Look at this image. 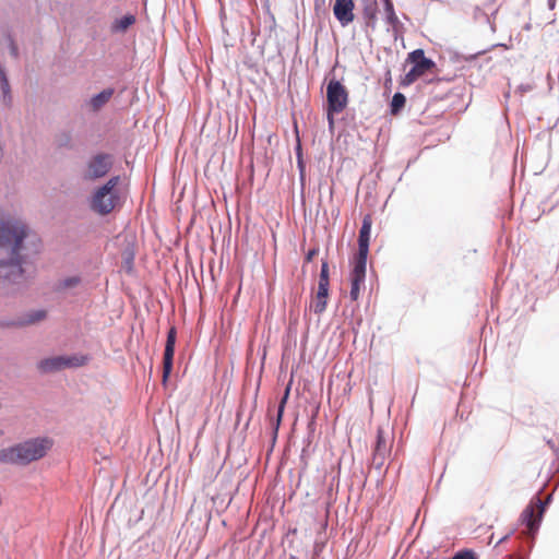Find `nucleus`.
I'll list each match as a JSON object with an SVG mask.
<instances>
[{
	"mask_svg": "<svg viewBox=\"0 0 559 559\" xmlns=\"http://www.w3.org/2000/svg\"><path fill=\"white\" fill-rule=\"evenodd\" d=\"M37 245L39 239L20 219L0 222V278L20 283L23 278L22 251L24 241Z\"/></svg>",
	"mask_w": 559,
	"mask_h": 559,
	"instance_id": "f257e3e1",
	"label": "nucleus"
},
{
	"mask_svg": "<svg viewBox=\"0 0 559 559\" xmlns=\"http://www.w3.org/2000/svg\"><path fill=\"white\" fill-rule=\"evenodd\" d=\"M52 443L47 438H36L0 450V463L27 465L46 455Z\"/></svg>",
	"mask_w": 559,
	"mask_h": 559,
	"instance_id": "f03ea898",
	"label": "nucleus"
},
{
	"mask_svg": "<svg viewBox=\"0 0 559 559\" xmlns=\"http://www.w3.org/2000/svg\"><path fill=\"white\" fill-rule=\"evenodd\" d=\"M119 182L120 177L114 176L93 192L90 199V207L93 212L99 215H107L116 209L120 201L116 189Z\"/></svg>",
	"mask_w": 559,
	"mask_h": 559,
	"instance_id": "7ed1b4c3",
	"label": "nucleus"
},
{
	"mask_svg": "<svg viewBox=\"0 0 559 559\" xmlns=\"http://www.w3.org/2000/svg\"><path fill=\"white\" fill-rule=\"evenodd\" d=\"M407 61L411 62L413 67L402 79L401 84L403 86L412 85L419 78L428 73H432L437 68L435 61L426 58L425 51L423 49H415L414 51L409 52L407 56Z\"/></svg>",
	"mask_w": 559,
	"mask_h": 559,
	"instance_id": "20e7f679",
	"label": "nucleus"
},
{
	"mask_svg": "<svg viewBox=\"0 0 559 559\" xmlns=\"http://www.w3.org/2000/svg\"><path fill=\"white\" fill-rule=\"evenodd\" d=\"M328 119L330 124L334 123L333 116L342 112L348 104V91L336 79L330 80L326 86Z\"/></svg>",
	"mask_w": 559,
	"mask_h": 559,
	"instance_id": "39448f33",
	"label": "nucleus"
},
{
	"mask_svg": "<svg viewBox=\"0 0 559 559\" xmlns=\"http://www.w3.org/2000/svg\"><path fill=\"white\" fill-rule=\"evenodd\" d=\"M329 286H330V277H329V263L328 261H322L321 271L318 283V290L316 296L311 301V309L314 313L320 314L325 311L329 298Z\"/></svg>",
	"mask_w": 559,
	"mask_h": 559,
	"instance_id": "423d86ee",
	"label": "nucleus"
},
{
	"mask_svg": "<svg viewBox=\"0 0 559 559\" xmlns=\"http://www.w3.org/2000/svg\"><path fill=\"white\" fill-rule=\"evenodd\" d=\"M84 356H56L39 361L38 369L43 373L58 371L68 367H81L86 364Z\"/></svg>",
	"mask_w": 559,
	"mask_h": 559,
	"instance_id": "0eeeda50",
	"label": "nucleus"
},
{
	"mask_svg": "<svg viewBox=\"0 0 559 559\" xmlns=\"http://www.w3.org/2000/svg\"><path fill=\"white\" fill-rule=\"evenodd\" d=\"M112 164L114 158L110 154H96L87 163L85 178L90 180H96L106 176L111 169Z\"/></svg>",
	"mask_w": 559,
	"mask_h": 559,
	"instance_id": "6e6552de",
	"label": "nucleus"
},
{
	"mask_svg": "<svg viewBox=\"0 0 559 559\" xmlns=\"http://www.w3.org/2000/svg\"><path fill=\"white\" fill-rule=\"evenodd\" d=\"M372 226V216L367 214L362 218L361 228L358 236V252L354 258V261L367 263V257L369 253V242Z\"/></svg>",
	"mask_w": 559,
	"mask_h": 559,
	"instance_id": "1a4fd4ad",
	"label": "nucleus"
},
{
	"mask_svg": "<svg viewBox=\"0 0 559 559\" xmlns=\"http://www.w3.org/2000/svg\"><path fill=\"white\" fill-rule=\"evenodd\" d=\"M177 331L175 326H171L167 333V340L164 352L163 359V382H166L171 369H173V360L175 355V344H176Z\"/></svg>",
	"mask_w": 559,
	"mask_h": 559,
	"instance_id": "9d476101",
	"label": "nucleus"
},
{
	"mask_svg": "<svg viewBox=\"0 0 559 559\" xmlns=\"http://www.w3.org/2000/svg\"><path fill=\"white\" fill-rule=\"evenodd\" d=\"M366 264L362 262H353V269L350 271V299L356 301L360 296V288L365 283L366 277Z\"/></svg>",
	"mask_w": 559,
	"mask_h": 559,
	"instance_id": "9b49d317",
	"label": "nucleus"
},
{
	"mask_svg": "<svg viewBox=\"0 0 559 559\" xmlns=\"http://www.w3.org/2000/svg\"><path fill=\"white\" fill-rule=\"evenodd\" d=\"M355 3L353 0H336L333 5V13L342 26H347L354 19Z\"/></svg>",
	"mask_w": 559,
	"mask_h": 559,
	"instance_id": "f8f14e48",
	"label": "nucleus"
},
{
	"mask_svg": "<svg viewBox=\"0 0 559 559\" xmlns=\"http://www.w3.org/2000/svg\"><path fill=\"white\" fill-rule=\"evenodd\" d=\"M362 14L368 26L374 27L377 23L378 2L377 0H361Z\"/></svg>",
	"mask_w": 559,
	"mask_h": 559,
	"instance_id": "ddd939ff",
	"label": "nucleus"
},
{
	"mask_svg": "<svg viewBox=\"0 0 559 559\" xmlns=\"http://www.w3.org/2000/svg\"><path fill=\"white\" fill-rule=\"evenodd\" d=\"M390 451V445L384 437L383 429L379 428L377 430V442L374 447V460L381 459L383 460L385 455Z\"/></svg>",
	"mask_w": 559,
	"mask_h": 559,
	"instance_id": "4468645a",
	"label": "nucleus"
},
{
	"mask_svg": "<svg viewBox=\"0 0 559 559\" xmlns=\"http://www.w3.org/2000/svg\"><path fill=\"white\" fill-rule=\"evenodd\" d=\"M112 95H114L112 88H106V90L102 91L100 93H98L97 95L92 97V99L90 102L91 108L94 111L99 110L105 104H107L109 102V99L111 98Z\"/></svg>",
	"mask_w": 559,
	"mask_h": 559,
	"instance_id": "2eb2a0df",
	"label": "nucleus"
},
{
	"mask_svg": "<svg viewBox=\"0 0 559 559\" xmlns=\"http://www.w3.org/2000/svg\"><path fill=\"white\" fill-rule=\"evenodd\" d=\"M289 393H290V384H288L285 389V393L280 402V405H278V409H277V416H276V419H275V423H274V431L275 433L277 432L280 426H281V423H282V418H283V415H284V409H285V406H286V403H287V400L289 397Z\"/></svg>",
	"mask_w": 559,
	"mask_h": 559,
	"instance_id": "dca6fc26",
	"label": "nucleus"
},
{
	"mask_svg": "<svg viewBox=\"0 0 559 559\" xmlns=\"http://www.w3.org/2000/svg\"><path fill=\"white\" fill-rule=\"evenodd\" d=\"M523 519L531 532H534L538 526V519L535 516V509L527 507L523 512Z\"/></svg>",
	"mask_w": 559,
	"mask_h": 559,
	"instance_id": "f3484780",
	"label": "nucleus"
},
{
	"mask_svg": "<svg viewBox=\"0 0 559 559\" xmlns=\"http://www.w3.org/2000/svg\"><path fill=\"white\" fill-rule=\"evenodd\" d=\"M406 97L402 93H395L391 102V114L397 115L405 106Z\"/></svg>",
	"mask_w": 559,
	"mask_h": 559,
	"instance_id": "a211bd4d",
	"label": "nucleus"
},
{
	"mask_svg": "<svg viewBox=\"0 0 559 559\" xmlns=\"http://www.w3.org/2000/svg\"><path fill=\"white\" fill-rule=\"evenodd\" d=\"M80 283H81V277L78 275H73V276H68V277L61 280L58 283L57 287L59 290H66V289H70V288H74V287L79 286Z\"/></svg>",
	"mask_w": 559,
	"mask_h": 559,
	"instance_id": "6ab92c4d",
	"label": "nucleus"
},
{
	"mask_svg": "<svg viewBox=\"0 0 559 559\" xmlns=\"http://www.w3.org/2000/svg\"><path fill=\"white\" fill-rule=\"evenodd\" d=\"M135 17L133 15H126L121 17L120 20L116 21L114 27L116 31H126L128 27H130L132 24H134Z\"/></svg>",
	"mask_w": 559,
	"mask_h": 559,
	"instance_id": "aec40b11",
	"label": "nucleus"
},
{
	"mask_svg": "<svg viewBox=\"0 0 559 559\" xmlns=\"http://www.w3.org/2000/svg\"><path fill=\"white\" fill-rule=\"evenodd\" d=\"M384 12L388 23L394 25L397 21V16L394 12V7L391 0H384Z\"/></svg>",
	"mask_w": 559,
	"mask_h": 559,
	"instance_id": "412c9836",
	"label": "nucleus"
},
{
	"mask_svg": "<svg viewBox=\"0 0 559 559\" xmlns=\"http://www.w3.org/2000/svg\"><path fill=\"white\" fill-rule=\"evenodd\" d=\"M0 81H1V88L3 91L4 96H7L10 92L9 81L5 76V73L3 69L0 67Z\"/></svg>",
	"mask_w": 559,
	"mask_h": 559,
	"instance_id": "4be33fe9",
	"label": "nucleus"
},
{
	"mask_svg": "<svg viewBox=\"0 0 559 559\" xmlns=\"http://www.w3.org/2000/svg\"><path fill=\"white\" fill-rule=\"evenodd\" d=\"M452 559H477V556L472 550L457 552Z\"/></svg>",
	"mask_w": 559,
	"mask_h": 559,
	"instance_id": "5701e85b",
	"label": "nucleus"
},
{
	"mask_svg": "<svg viewBox=\"0 0 559 559\" xmlns=\"http://www.w3.org/2000/svg\"><path fill=\"white\" fill-rule=\"evenodd\" d=\"M46 316V312L45 311H37L35 313V316L29 320V322H36V321H39L41 319H44Z\"/></svg>",
	"mask_w": 559,
	"mask_h": 559,
	"instance_id": "b1692460",
	"label": "nucleus"
},
{
	"mask_svg": "<svg viewBox=\"0 0 559 559\" xmlns=\"http://www.w3.org/2000/svg\"><path fill=\"white\" fill-rule=\"evenodd\" d=\"M10 50L13 57H17V47L13 40L10 43Z\"/></svg>",
	"mask_w": 559,
	"mask_h": 559,
	"instance_id": "393cba45",
	"label": "nucleus"
},
{
	"mask_svg": "<svg viewBox=\"0 0 559 559\" xmlns=\"http://www.w3.org/2000/svg\"><path fill=\"white\" fill-rule=\"evenodd\" d=\"M318 253V249H312L310 250L308 253H307V257H306V260L308 262L312 261V259L314 258V255Z\"/></svg>",
	"mask_w": 559,
	"mask_h": 559,
	"instance_id": "a878e982",
	"label": "nucleus"
},
{
	"mask_svg": "<svg viewBox=\"0 0 559 559\" xmlns=\"http://www.w3.org/2000/svg\"><path fill=\"white\" fill-rule=\"evenodd\" d=\"M132 263H133V255L130 254L126 261V267H127L128 272H130L132 270Z\"/></svg>",
	"mask_w": 559,
	"mask_h": 559,
	"instance_id": "bb28decb",
	"label": "nucleus"
},
{
	"mask_svg": "<svg viewBox=\"0 0 559 559\" xmlns=\"http://www.w3.org/2000/svg\"><path fill=\"white\" fill-rule=\"evenodd\" d=\"M3 435V431L0 429V437Z\"/></svg>",
	"mask_w": 559,
	"mask_h": 559,
	"instance_id": "cd10ccee",
	"label": "nucleus"
}]
</instances>
